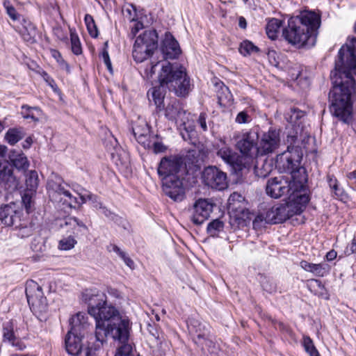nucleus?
<instances>
[{"label": "nucleus", "mask_w": 356, "mask_h": 356, "mask_svg": "<svg viewBox=\"0 0 356 356\" xmlns=\"http://www.w3.org/2000/svg\"><path fill=\"white\" fill-rule=\"evenodd\" d=\"M352 73L356 75V38L341 47L334 70L330 74L332 88L329 93L330 111L334 117L346 124L353 120L352 97L355 81Z\"/></svg>", "instance_id": "nucleus-1"}, {"label": "nucleus", "mask_w": 356, "mask_h": 356, "mask_svg": "<svg viewBox=\"0 0 356 356\" xmlns=\"http://www.w3.org/2000/svg\"><path fill=\"white\" fill-rule=\"evenodd\" d=\"M82 296L83 300L89 305L88 314L95 320L97 341L102 345L106 338L111 336L115 340L125 342L129 338V320L121 317L118 310L107 303L104 293L87 289Z\"/></svg>", "instance_id": "nucleus-2"}, {"label": "nucleus", "mask_w": 356, "mask_h": 356, "mask_svg": "<svg viewBox=\"0 0 356 356\" xmlns=\"http://www.w3.org/2000/svg\"><path fill=\"white\" fill-rule=\"evenodd\" d=\"M161 67V71L158 76L161 86L152 88L147 92L148 95H151L158 112L164 109L163 86L174 90L180 97H185L191 90L190 79L183 67L173 65L168 62L162 63Z\"/></svg>", "instance_id": "nucleus-3"}, {"label": "nucleus", "mask_w": 356, "mask_h": 356, "mask_svg": "<svg viewBox=\"0 0 356 356\" xmlns=\"http://www.w3.org/2000/svg\"><path fill=\"white\" fill-rule=\"evenodd\" d=\"M320 25L319 15L305 10L288 20V26L283 29L282 35L289 44L298 48L312 47L315 42L314 33Z\"/></svg>", "instance_id": "nucleus-4"}, {"label": "nucleus", "mask_w": 356, "mask_h": 356, "mask_svg": "<svg viewBox=\"0 0 356 356\" xmlns=\"http://www.w3.org/2000/svg\"><path fill=\"white\" fill-rule=\"evenodd\" d=\"M286 141L289 144L287 150L277 156L276 168L281 172L289 173L291 179L298 182V188H304L307 177L305 169L300 166L302 157L301 148L295 145L298 141V136L288 134Z\"/></svg>", "instance_id": "nucleus-5"}, {"label": "nucleus", "mask_w": 356, "mask_h": 356, "mask_svg": "<svg viewBox=\"0 0 356 356\" xmlns=\"http://www.w3.org/2000/svg\"><path fill=\"white\" fill-rule=\"evenodd\" d=\"M236 148L240 152L239 157L244 163V169L249 167L253 158L259 154V134L253 130L236 132L233 136Z\"/></svg>", "instance_id": "nucleus-6"}, {"label": "nucleus", "mask_w": 356, "mask_h": 356, "mask_svg": "<svg viewBox=\"0 0 356 356\" xmlns=\"http://www.w3.org/2000/svg\"><path fill=\"white\" fill-rule=\"evenodd\" d=\"M26 296L31 311L41 315L47 311V301L44 296L42 287L35 281L29 280L26 284Z\"/></svg>", "instance_id": "nucleus-7"}, {"label": "nucleus", "mask_w": 356, "mask_h": 356, "mask_svg": "<svg viewBox=\"0 0 356 356\" xmlns=\"http://www.w3.org/2000/svg\"><path fill=\"white\" fill-rule=\"evenodd\" d=\"M298 182L293 179L287 180L282 177H273L268 180L266 192L270 197L277 199L282 195L298 191L303 188H298Z\"/></svg>", "instance_id": "nucleus-8"}, {"label": "nucleus", "mask_w": 356, "mask_h": 356, "mask_svg": "<svg viewBox=\"0 0 356 356\" xmlns=\"http://www.w3.org/2000/svg\"><path fill=\"white\" fill-rule=\"evenodd\" d=\"M216 155L229 165L236 172L242 171L244 169V163L239 157V154L234 152L225 140H220L214 145Z\"/></svg>", "instance_id": "nucleus-9"}, {"label": "nucleus", "mask_w": 356, "mask_h": 356, "mask_svg": "<svg viewBox=\"0 0 356 356\" xmlns=\"http://www.w3.org/2000/svg\"><path fill=\"white\" fill-rule=\"evenodd\" d=\"M22 209L19 204L10 202L0 207V221L7 227H19L22 225Z\"/></svg>", "instance_id": "nucleus-10"}, {"label": "nucleus", "mask_w": 356, "mask_h": 356, "mask_svg": "<svg viewBox=\"0 0 356 356\" xmlns=\"http://www.w3.org/2000/svg\"><path fill=\"white\" fill-rule=\"evenodd\" d=\"M47 186L49 190L51 191V196L55 199L57 198L56 196H61L60 200H63L64 204L70 207L79 203L77 198L72 194L70 186L60 178L56 177V180H49Z\"/></svg>", "instance_id": "nucleus-11"}, {"label": "nucleus", "mask_w": 356, "mask_h": 356, "mask_svg": "<svg viewBox=\"0 0 356 356\" xmlns=\"http://www.w3.org/2000/svg\"><path fill=\"white\" fill-rule=\"evenodd\" d=\"M287 207H285L284 204H277L274 206L268 208L265 213H260L257 216L253 223H256L259 221L268 224H277L281 223L286 220L291 218V216L287 210Z\"/></svg>", "instance_id": "nucleus-12"}, {"label": "nucleus", "mask_w": 356, "mask_h": 356, "mask_svg": "<svg viewBox=\"0 0 356 356\" xmlns=\"http://www.w3.org/2000/svg\"><path fill=\"white\" fill-rule=\"evenodd\" d=\"M202 178L204 184L212 188L221 191L227 187L226 173L216 166L205 168Z\"/></svg>", "instance_id": "nucleus-13"}, {"label": "nucleus", "mask_w": 356, "mask_h": 356, "mask_svg": "<svg viewBox=\"0 0 356 356\" xmlns=\"http://www.w3.org/2000/svg\"><path fill=\"white\" fill-rule=\"evenodd\" d=\"M163 110L165 116L168 120L174 122L177 126L183 127L184 129L188 131L186 121L189 113H186L177 99H171Z\"/></svg>", "instance_id": "nucleus-14"}, {"label": "nucleus", "mask_w": 356, "mask_h": 356, "mask_svg": "<svg viewBox=\"0 0 356 356\" xmlns=\"http://www.w3.org/2000/svg\"><path fill=\"white\" fill-rule=\"evenodd\" d=\"M188 329L193 335V341L204 349L206 346H210L212 341L210 339V332L208 325L201 321L192 319L188 325Z\"/></svg>", "instance_id": "nucleus-15"}, {"label": "nucleus", "mask_w": 356, "mask_h": 356, "mask_svg": "<svg viewBox=\"0 0 356 356\" xmlns=\"http://www.w3.org/2000/svg\"><path fill=\"white\" fill-rule=\"evenodd\" d=\"M280 145V130L270 127L263 134L259 146V154L266 155L274 152Z\"/></svg>", "instance_id": "nucleus-16"}, {"label": "nucleus", "mask_w": 356, "mask_h": 356, "mask_svg": "<svg viewBox=\"0 0 356 356\" xmlns=\"http://www.w3.org/2000/svg\"><path fill=\"white\" fill-rule=\"evenodd\" d=\"M182 166L181 159L176 156L163 157L159 165L157 171L161 179L165 178H173L178 175Z\"/></svg>", "instance_id": "nucleus-17"}, {"label": "nucleus", "mask_w": 356, "mask_h": 356, "mask_svg": "<svg viewBox=\"0 0 356 356\" xmlns=\"http://www.w3.org/2000/svg\"><path fill=\"white\" fill-rule=\"evenodd\" d=\"M164 193L175 202H181L185 197L182 179L179 177L165 178L162 180Z\"/></svg>", "instance_id": "nucleus-18"}, {"label": "nucleus", "mask_w": 356, "mask_h": 356, "mask_svg": "<svg viewBox=\"0 0 356 356\" xmlns=\"http://www.w3.org/2000/svg\"><path fill=\"white\" fill-rule=\"evenodd\" d=\"M304 189L305 187L294 193L291 191L289 194V201L286 203H284L285 207H288L287 210H289L291 217L293 215L301 213L309 201V196L305 193H301Z\"/></svg>", "instance_id": "nucleus-19"}, {"label": "nucleus", "mask_w": 356, "mask_h": 356, "mask_svg": "<svg viewBox=\"0 0 356 356\" xmlns=\"http://www.w3.org/2000/svg\"><path fill=\"white\" fill-rule=\"evenodd\" d=\"M213 209V204L207 199L197 200L193 208V213L191 216V221L200 225L209 217Z\"/></svg>", "instance_id": "nucleus-20"}, {"label": "nucleus", "mask_w": 356, "mask_h": 356, "mask_svg": "<svg viewBox=\"0 0 356 356\" xmlns=\"http://www.w3.org/2000/svg\"><path fill=\"white\" fill-rule=\"evenodd\" d=\"M161 51L166 59L176 58L181 53L178 42L169 32L165 34L161 44Z\"/></svg>", "instance_id": "nucleus-21"}, {"label": "nucleus", "mask_w": 356, "mask_h": 356, "mask_svg": "<svg viewBox=\"0 0 356 356\" xmlns=\"http://www.w3.org/2000/svg\"><path fill=\"white\" fill-rule=\"evenodd\" d=\"M83 335L68 331L65 337V347L67 353L73 356L79 355L83 348Z\"/></svg>", "instance_id": "nucleus-22"}, {"label": "nucleus", "mask_w": 356, "mask_h": 356, "mask_svg": "<svg viewBox=\"0 0 356 356\" xmlns=\"http://www.w3.org/2000/svg\"><path fill=\"white\" fill-rule=\"evenodd\" d=\"M133 134L136 140L145 148H149L151 145V138H154L150 135L149 127L145 122L136 125L132 129Z\"/></svg>", "instance_id": "nucleus-23"}, {"label": "nucleus", "mask_w": 356, "mask_h": 356, "mask_svg": "<svg viewBox=\"0 0 356 356\" xmlns=\"http://www.w3.org/2000/svg\"><path fill=\"white\" fill-rule=\"evenodd\" d=\"M300 266L302 269L312 273L316 277H324L327 275L330 270V266L326 262L313 264L302 260L300 261Z\"/></svg>", "instance_id": "nucleus-24"}, {"label": "nucleus", "mask_w": 356, "mask_h": 356, "mask_svg": "<svg viewBox=\"0 0 356 356\" xmlns=\"http://www.w3.org/2000/svg\"><path fill=\"white\" fill-rule=\"evenodd\" d=\"M154 51L152 49L142 44L140 39H136L134 44L133 58L137 63H142L149 58Z\"/></svg>", "instance_id": "nucleus-25"}, {"label": "nucleus", "mask_w": 356, "mask_h": 356, "mask_svg": "<svg viewBox=\"0 0 356 356\" xmlns=\"http://www.w3.org/2000/svg\"><path fill=\"white\" fill-rule=\"evenodd\" d=\"M21 27H19L18 32L22 39L31 44L35 41L36 31L34 25L29 20L22 19Z\"/></svg>", "instance_id": "nucleus-26"}, {"label": "nucleus", "mask_w": 356, "mask_h": 356, "mask_svg": "<svg viewBox=\"0 0 356 356\" xmlns=\"http://www.w3.org/2000/svg\"><path fill=\"white\" fill-rule=\"evenodd\" d=\"M88 316L83 312H78L70 320V332L82 334L81 332L88 327Z\"/></svg>", "instance_id": "nucleus-27"}, {"label": "nucleus", "mask_w": 356, "mask_h": 356, "mask_svg": "<svg viewBox=\"0 0 356 356\" xmlns=\"http://www.w3.org/2000/svg\"><path fill=\"white\" fill-rule=\"evenodd\" d=\"M136 39H140L142 44L153 50L158 47V34L156 30L151 29L144 31Z\"/></svg>", "instance_id": "nucleus-28"}, {"label": "nucleus", "mask_w": 356, "mask_h": 356, "mask_svg": "<svg viewBox=\"0 0 356 356\" xmlns=\"http://www.w3.org/2000/svg\"><path fill=\"white\" fill-rule=\"evenodd\" d=\"M217 97L219 105L222 107H229L232 105L234 102L233 96L229 88L222 83L217 92Z\"/></svg>", "instance_id": "nucleus-29"}, {"label": "nucleus", "mask_w": 356, "mask_h": 356, "mask_svg": "<svg viewBox=\"0 0 356 356\" xmlns=\"http://www.w3.org/2000/svg\"><path fill=\"white\" fill-rule=\"evenodd\" d=\"M9 159L13 165L18 170H26L29 166L27 157L22 152L12 151L9 155Z\"/></svg>", "instance_id": "nucleus-30"}, {"label": "nucleus", "mask_w": 356, "mask_h": 356, "mask_svg": "<svg viewBox=\"0 0 356 356\" xmlns=\"http://www.w3.org/2000/svg\"><path fill=\"white\" fill-rule=\"evenodd\" d=\"M304 117V113L301 111L293 109L289 118V122L293 126V131L289 134L298 135V140L301 138L302 129L300 128V120Z\"/></svg>", "instance_id": "nucleus-31"}, {"label": "nucleus", "mask_w": 356, "mask_h": 356, "mask_svg": "<svg viewBox=\"0 0 356 356\" xmlns=\"http://www.w3.org/2000/svg\"><path fill=\"white\" fill-rule=\"evenodd\" d=\"M25 136L22 128L9 129L5 135L6 140L11 145H15Z\"/></svg>", "instance_id": "nucleus-32"}, {"label": "nucleus", "mask_w": 356, "mask_h": 356, "mask_svg": "<svg viewBox=\"0 0 356 356\" xmlns=\"http://www.w3.org/2000/svg\"><path fill=\"white\" fill-rule=\"evenodd\" d=\"M13 179V166L6 160L0 161V180L8 182Z\"/></svg>", "instance_id": "nucleus-33"}, {"label": "nucleus", "mask_w": 356, "mask_h": 356, "mask_svg": "<svg viewBox=\"0 0 356 356\" xmlns=\"http://www.w3.org/2000/svg\"><path fill=\"white\" fill-rule=\"evenodd\" d=\"M281 26V20L275 18L270 19L268 22L266 27V34L268 37L271 40L276 39Z\"/></svg>", "instance_id": "nucleus-34"}, {"label": "nucleus", "mask_w": 356, "mask_h": 356, "mask_svg": "<svg viewBox=\"0 0 356 356\" xmlns=\"http://www.w3.org/2000/svg\"><path fill=\"white\" fill-rule=\"evenodd\" d=\"M22 109L25 110V111L22 113L24 118L31 119L35 122L39 121L42 115L41 109L38 107H31L28 105H23Z\"/></svg>", "instance_id": "nucleus-35"}, {"label": "nucleus", "mask_w": 356, "mask_h": 356, "mask_svg": "<svg viewBox=\"0 0 356 356\" xmlns=\"http://www.w3.org/2000/svg\"><path fill=\"white\" fill-rule=\"evenodd\" d=\"M26 191L34 193L38 186V176L35 170L30 171L26 177Z\"/></svg>", "instance_id": "nucleus-36"}, {"label": "nucleus", "mask_w": 356, "mask_h": 356, "mask_svg": "<svg viewBox=\"0 0 356 356\" xmlns=\"http://www.w3.org/2000/svg\"><path fill=\"white\" fill-rule=\"evenodd\" d=\"M238 51L243 56H247L253 53L259 52V49L252 42L244 40L240 44Z\"/></svg>", "instance_id": "nucleus-37"}, {"label": "nucleus", "mask_w": 356, "mask_h": 356, "mask_svg": "<svg viewBox=\"0 0 356 356\" xmlns=\"http://www.w3.org/2000/svg\"><path fill=\"white\" fill-rule=\"evenodd\" d=\"M224 222L220 219H215L210 222L207 225V232L211 236L215 237L223 230Z\"/></svg>", "instance_id": "nucleus-38"}, {"label": "nucleus", "mask_w": 356, "mask_h": 356, "mask_svg": "<svg viewBox=\"0 0 356 356\" xmlns=\"http://www.w3.org/2000/svg\"><path fill=\"white\" fill-rule=\"evenodd\" d=\"M327 182L337 198L342 199L345 196L344 191L339 187L338 181L335 177L328 176Z\"/></svg>", "instance_id": "nucleus-39"}, {"label": "nucleus", "mask_w": 356, "mask_h": 356, "mask_svg": "<svg viewBox=\"0 0 356 356\" xmlns=\"http://www.w3.org/2000/svg\"><path fill=\"white\" fill-rule=\"evenodd\" d=\"M84 21L90 35L92 38H97L99 32L93 17L90 15L86 14L84 17Z\"/></svg>", "instance_id": "nucleus-40"}, {"label": "nucleus", "mask_w": 356, "mask_h": 356, "mask_svg": "<svg viewBox=\"0 0 356 356\" xmlns=\"http://www.w3.org/2000/svg\"><path fill=\"white\" fill-rule=\"evenodd\" d=\"M308 287L309 290L318 296H323L325 291V287L321 281L316 279H312L309 281Z\"/></svg>", "instance_id": "nucleus-41"}, {"label": "nucleus", "mask_w": 356, "mask_h": 356, "mask_svg": "<svg viewBox=\"0 0 356 356\" xmlns=\"http://www.w3.org/2000/svg\"><path fill=\"white\" fill-rule=\"evenodd\" d=\"M70 40L72 44V50L76 55H79L82 53V48L78 35L74 30L70 29Z\"/></svg>", "instance_id": "nucleus-42"}, {"label": "nucleus", "mask_w": 356, "mask_h": 356, "mask_svg": "<svg viewBox=\"0 0 356 356\" xmlns=\"http://www.w3.org/2000/svg\"><path fill=\"white\" fill-rule=\"evenodd\" d=\"M3 341H8L10 343L16 340V337L13 331V325L11 322H8L4 324L3 327Z\"/></svg>", "instance_id": "nucleus-43"}, {"label": "nucleus", "mask_w": 356, "mask_h": 356, "mask_svg": "<svg viewBox=\"0 0 356 356\" xmlns=\"http://www.w3.org/2000/svg\"><path fill=\"white\" fill-rule=\"evenodd\" d=\"M303 346L305 351L310 356H320V354L315 347L312 340L309 337H304L303 338Z\"/></svg>", "instance_id": "nucleus-44"}, {"label": "nucleus", "mask_w": 356, "mask_h": 356, "mask_svg": "<svg viewBox=\"0 0 356 356\" xmlns=\"http://www.w3.org/2000/svg\"><path fill=\"white\" fill-rule=\"evenodd\" d=\"M33 194L34 193H31L30 191H26L22 197V202L24 204L27 213H30L33 209Z\"/></svg>", "instance_id": "nucleus-45"}, {"label": "nucleus", "mask_w": 356, "mask_h": 356, "mask_svg": "<svg viewBox=\"0 0 356 356\" xmlns=\"http://www.w3.org/2000/svg\"><path fill=\"white\" fill-rule=\"evenodd\" d=\"M245 198L240 193L234 192L230 195L228 202L229 207H232L233 209H238L240 207V204L243 203Z\"/></svg>", "instance_id": "nucleus-46"}, {"label": "nucleus", "mask_w": 356, "mask_h": 356, "mask_svg": "<svg viewBox=\"0 0 356 356\" xmlns=\"http://www.w3.org/2000/svg\"><path fill=\"white\" fill-rule=\"evenodd\" d=\"M31 249L36 253L35 256L38 258L44 256V252L47 250V246L43 242L38 241L34 240L31 243Z\"/></svg>", "instance_id": "nucleus-47"}, {"label": "nucleus", "mask_w": 356, "mask_h": 356, "mask_svg": "<svg viewBox=\"0 0 356 356\" xmlns=\"http://www.w3.org/2000/svg\"><path fill=\"white\" fill-rule=\"evenodd\" d=\"M76 243V241L74 237L70 236L63 238L59 241V248L63 250H70L73 248Z\"/></svg>", "instance_id": "nucleus-48"}, {"label": "nucleus", "mask_w": 356, "mask_h": 356, "mask_svg": "<svg viewBox=\"0 0 356 356\" xmlns=\"http://www.w3.org/2000/svg\"><path fill=\"white\" fill-rule=\"evenodd\" d=\"M133 347L130 343H122L116 350L115 356H133Z\"/></svg>", "instance_id": "nucleus-49"}, {"label": "nucleus", "mask_w": 356, "mask_h": 356, "mask_svg": "<svg viewBox=\"0 0 356 356\" xmlns=\"http://www.w3.org/2000/svg\"><path fill=\"white\" fill-rule=\"evenodd\" d=\"M3 7L5 8L7 14L14 21L19 19L20 15L17 12L16 9L10 4V2L8 0H5L3 3Z\"/></svg>", "instance_id": "nucleus-50"}, {"label": "nucleus", "mask_w": 356, "mask_h": 356, "mask_svg": "<svg viewBox=\"0 0 356 356\" xmlns=\"http://www.w3.org/2000/svg\"><path fill=\"white\" fill-rule=\"evenodd\" d=\"M123 11L124 13V16L127 17L130 22L135 21L137 17L136 8L133 4H127L124 6Z\"/></svg>", "instance_id": "nucleus-51"}, {"label": "nucleus", "mask_w": 356, "mask_h": 356, "mask_svg": "<svg viewBox=\"0 0 356 356\" xmlns=\"http://www.w3.org/2000/svg\"><path fill=\"white\" fill-rule=\"evenodd\" d=\"M151 138V145L148 149H152L155 154L162 153L166 150V147L161 142L154 141Z\"/></svg>", "instance_id": "nucleus-52"}, {"label": "nucleus", "mask_w": 356, "mask_h": 356, "mask_svg": "<svg viewBox=\"0 0 356 356\" xmlns=\"http://www.w3.org/2000/svg\"><path fill=\"white\" fill-rule=\"evenodd\" d=\"M17 228L19 229L18 235L22 238L29 236L33 233L32 227L27 226L24 222H22V225Z\"/></svg>", "instance_id": "nucleus-53"}, {"label": "nucleus", "mask_w": 356, "mask_h": 356, "mask_svg": "<svg viewBox=\"0 0 356 356\" xmlns=\"http://www.w3.org/2000/svg\"><path fill=\"white\" fill-rule=\"evenodd\" d=\"M160 65V62H157L155 64L152 63L149 67H147L144 70V77L147 79H150L152 78L153 75L155 74L156 68L158 65Z\"/></svg>", "instance_id": "nucleus-54"}, {"label": "nucleus", "mask_w": 356, "mask_h": 356, "mask_svg": "<svg viewBox=\"0 0 356 356\" xmlns=\"http://www.w3.org/2000/svg\"><path fill=\"white\" fill-rule=\"evenodd\" d=\"M132 22H134V24L131 27L130 35L131 38H134L138 32L143 29V24L136 19Z\"/></svg>", "instance_id": "nucleus-55"}, {"label": "nucleus", "mask_w": 356, "mask_h": 356, "mask_svg": "<svg viewBox=\"0 0 356 356\" xmlns=\"http://www.w3.org/2000/svg\"><path fill=\"white\" fill-rule=\"evenodd\" d=\"M102 58L104 60V62L105 65L107 67V69L110 72H112L111 62V60H110V58H109V54H108V52L107 49H103L102 54Z\"/></svg>", "instance_id": "nucleus-56"}, {"label": "nucleus", "mask_w": 356, "mask_h": 356, "mask_svg": "<svg viewBox=\"0 0 356 356\" xmlns=\"http://www.w3.org/2000/svg\"><path fill=\"white\" fill-rule=\"evenodd\" d=\"M249 115L245 111H241L238 113L236 118V122L239 124L246 123L248 122Z\"/></svg>", "instance_id": "nucleus-57"}, {"label": "nucleus", "mask_w": 356, "mask_h": 356, "mask_svg": "<svg viewBox=\"0 0 356 356\" xmlns=\"http://www.w3.org/2000/svg\"><path fill=\"white\" fill-rule=\"evenodd\" d=\"M206 118H207L206 113H201L198 118V120H197V123L200 124V127L202 128V131H206L207 130Z\"/></svg>", "instance_id": "nucleus-58"}, {"label": "nucleus", "mask_w": 356, "mask_h": 356, "mask_svg": "<svg viewBox=\"0 0 356 356\" xmlns=\"http://www.w3.org/2000/svg\"><path fill=\"white\" fill-rule=\"evenodd\" d=\"M109 251H113L116 253L121 259H123L127 253L122 250L118 245L113 244L111 245L108 249Z\"/></svg>", "instance_id": "nucleus-59"}, {"label": "nucleus", "mask_w": 356, "mask_h": 356, "mask_svg": "<svg viewBox=\"0 0 356 356\" xmlns=\"http://www.w3.org/2000/svg\"><path fill=\"white\" fill-rule=\"evenodd\" d=\"M10 344L17 350H23L26 348V345L24 343V342L17 338H16V340H13Z\"/></svg>", "instance_id": "nucleus-60"}, {"label": "nucleus", "mask_w": 356, "mask_h": 356, "mask_svg": "<svg viewBox=\"0 0 356 356\" xmlns=\"http://www.w3.org/2000/svg\"><path fill=\"white\" fill-rule=\"evenodd\" d=\"M271 171L270 165H267V169H265L264 171H262V169H259V168H256V174L258 177H266Z\"/></svg>", "instance_id": "nucleus-61"}, {"label": "nucleus", "mask_w": 356, "mask_h": 356, "mask_svg": "<svg viewBox=\"0 0 356 356\" xmlns=\"http://www.w3.org/2000/svg\"><path fill=\"white\" fill-rule=\"evenodd\" d=\"M98 204L95 205V208L99 209L102 211V213L105 215L106 217H111L113 215V213L109 211L107 208L105 207H103L102 202H97Z\"/></svg>", "instance_id": "nucleus-62"}, {"label": "nucleus", "mask_w": 356, "mask_h": 356, "mask_svg": "<svg viewBox=\"0 0 356 356\" xmlns=\"http://www.w3.org/2000/svg\"><path fill=\"white\" fill-rule=\"evenodd\" d=\"M122 259L124 261V262L128 267H129L131 269L134 268V262L127 254Z\"/></svg>", "instance_id": "nucleus-63"}, {"label": "nucleus", "mask_w": 356, "mask_h": 356, "mask_svg": "<svg viewBox=\"0 0 356 356\" xmlns=\"http://www.w3.org/2000/svg\"><path fill=\"white\" fill-rule=\"evenodd\" d=\"M346 177L352 184H356V170L348 173Z\"/></svg>", "instance_id": "nucleus-64"}]
</instances>
